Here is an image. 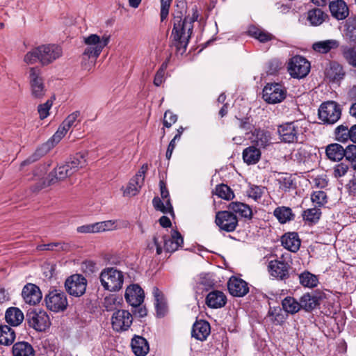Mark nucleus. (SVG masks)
Instances as JSON below:
<instances>
[{
    "mask_svg": "<svg viewBox=\"0 0 356 356\" xmlns=\"http://www.w3.org/2000/svg\"><path fill=\"white\" fill-rule=\"evenodd\" d=\"M310 63L304 57L295 56L289 59L287 70L291 77L302 79L310 72Z\"/></svg>",
    "mask_w": 356,
    "mask_h": 356,
    "instance_id": "8",
    "label": "nucleus"
},
{
    "mask_svg": "<svg viewBox=\"0 0 356 356\" xmlns=\"http://www.w3.org/2000/svg\"><path fill=\"white\" fill-rule=\"evenodd\" d=\"M248 32L249 35L254 38L261 42H266L273 38L272 34L256 26H250Z\"/></svg>",
    "mask_w": 356,
    "mask_h": 356,
    "instance_id": "39",
    "label": "nucleus"
},
{
    "mask_svg": "<svg viewBox=\"0 0 356 356\" xmlns=\"http://www.w3.org/2000/svg\"><path fill=\"white\" fill-rule=\"evenodd\" d=\"M15 339V331L8 325L0 326V344L9 346Z\"/></svg>",
    "mask_w": 356,
    "mask_h": 356,
    "instance_id": "37",
    "label": "nucleus"
},
{
    "mask_svg": "<svg viewBox=\"0 0 356 356\" xmlns=\"http://www.w3.org/2000/svg\"><path fill=\"white\" fill-rule=\"evenodd\" d=\"M215 195L225 200H230L234 196L230 188L225 184L218 185L215 188Z\"/></svg>",
    "mask_w": 356,
    "mask_h": 356,
    "instance_id": "47",
    "label": "nucleus"
},
{
    "mask_svg": "<svg viewBox=\"0 0 356 356\" xmlns=\"http://www.w3.org/2000/svg\"><path fill=\"white\" fill-rule=\"evenodd\" d=\"M318 303L315 296L309 293H305L300 299V309H302L307 312L313 310Z\"/></svg>",
    "mask_w": 356,
    "mask_h": 356,
    "instance_id": "41",
    "label": "nucleus"
},
{
    "mask_svg": "<svg viewBox=\"0 0 356 356\" xmlns=\"http://www.w3.org/2000/svg\"><path fill=\"white\" fill-rule=\"evenodd\" d=\"M211 327L205 321H196L193 326L192 337L200 341H204L210 334Z\"/></svg>",
    "mask_w": 356,
    "mask_h": 356,
    "instance_id": "26",
    "label": "nucleus"
},
{
    "mask_svg": "<svg viewBox=\"0 0 356 356\" xmlns=\"http://www.w3.org/2000/svg\"><path fill=\"white\" fill-rule=\"evenodd\" d=\"M155 307L156 309L157 316L161 317L163 316L167 312V305L164 300L156 301L155 302Z\"/></svg>",
    "mask_w": 356,
    "mask_h": 356,
    "instance_id": "64",
    "label": "nucleus"
},
{
    "mask_svg": "<svg viewBox=\"0 0 356 356\" xmlns=\"http://www.w3.org/2000/svg\"><path fill=\"white\" fill-rule=\"evenodd\" d=\"M144 291L138 284L129 286L125 291L126 301L132 307L140 306L144 300Z\"/></svg>",
    "mask_w": 356,
    "mask_h": 356,
    "instance_id": "19",
    "label": "nucleus"
},
{
    "mask_svg": "<svg viewBox=\"0 0 356 356\" xmlns=\"http://www.w3.org/2000/svg\"><path fill=\"white\" fill-rule=\"evenodd\" d=\"M265 191L264 187L258 186H252L248 191V196L254 200H259Z\"/></svg>",
    "mask_w": 356,
    "mask_h": 356,
    "instance_id": "56",
    "label": "nucleus"
},
{
    "mask_svg": "<svg viewBox=\"0 0 356 356\" xmlns=\"http://www.w3.org/2000/svg\"><path fill=\"white\" fill-rule=\"evenodd\" d=\"M165 68L166 65L163 64L161 67L157 71L154 79V84L155 86H159L163 82Z\"/></svg>",
    "mask_w": 356,
    "mask_h": 356,
    "instance_id": "61",
    "label": "nucleus"
},
{
    "mask_svg": "<svg viewBox=\"0 0 356 356\" xmlns=\"http://www.w3.org/2000/svg\"><path fill=\"white\" fill-rule=\"evenodd\" d=\"M44 301L47 309L54 312H63L68 305L65 293L58 290L50 291L45 296Z\"/></svg>",
    "mask_w": 356,
    "mask_h": 356,
    "instance_id": "13",
    "label": "nucleus"
},
{
    "mask_svg": "<svg viewBox=\"0 0 356 356\" xmlns=\"http://www.w3.org/2000/svg\"><path fill=\"white\" fill-rule=\"evenodd\" d=\"M260 149L254 145L245 148L243 152V159L248 165L257 163L261 158Z\"/></svg>",
    "mask_w": 356,
    "mask_h": 356,
    "instance_id": "33",
    "label": "nucleus"
},
{
    "mask_svg": "<svg viewBox=\"0 0 356 356\" xmlns=\"http://www.w3.org/2000/svg\"><path fill=\"white\" fill-rule=\"evenodd\" d=\"M216 223L220 229L231 232L235 230L238 225L236 216L227 211H219L216 216Z\"/></svg>",
    "mask_w": 356,
    "mask_h": 356,
    "instance_id": "16",
    "label": "nucleus"
},
{
    "mask_svg": "<svg viewBox=\"0 0 356 356\" xmlns=\"http://www.w3.org/2000/svg\"><path fill=\"white\" fill-rule=\"evenodd\" d=\"M52 104L51 100H47L45 103L38 106V111L40 119H44L49 115V111L52 106Z\"/></svg>",
    "mask_w": 356,
    "mask_h": 356,
    "instance_id": "55",
    "label": "nucleus"
},
{
    "mask_svg": "<svg viewBox=\"0 0 356 356\" xmlns=\"http://www.w3.org/2000/svg\"><path fill=\"white\" fill-rule=\"evenodd\" d=\"M350 129L347 126L340 125L335 131L336 139L339 142H346L350 139Z\"/></svg>",
    "mask_w": 356,
    "mask_h": 356,
    "instance_id": "50",
    "label": "nucleus"
},
{
    "mask_svg": "<svg viewBox=\"0 0 356 356\" xmlns=\"http://www.w3.org/2000/svg\"><path fill=\"white\" fill-rule=\"evenodd\" d=\"M327 15H325L320 8H315L308 11L307 19L313 26H318L324 21Z\"/></svg>",
    "mask_w": 356,
    "mask_h": 356,
    "instance_id": "42",
    "label": "nucleus"
},
{
    "mask_svg": "<svg viewBox=\"0 0 356 356\" xmlns=\"http://www.w3.org/2000/svg\"><path fill=\"white\" fill-rule=\"evenodd\" d=\"M332 15L338 20L346 19L349 14L348 8L343 0H337L330 3Z\"/></svg>",
    "mask_w": 356,
    "mask_h": 356,
    "instance_id": "27",
    "label": "nucleus"
},
{
    "mask_svg": "<svg viewBox=\"0 0 356 356\" xmlns=\"http://www.w3.org/2000/svg\"><path fill=\"white\" fill-rule=\"evenodd\" d=\"M346 154L344 157L353 163V168L356 170V145H349L344 149Z\"/></svg>",
    "mask_w": 356,
    "mask_h": 356,
    "instance_id": "52",
    "label": "nucleus"
},
{
    "mask_svg": "<svg viewBox=\"0 0 356 356\" xmlns=\"http://www.w3.org/2000/svg\"><path fill=\"white\" fill-rule=\"evenodd\" d=\"M346 35L352 42H356V19L348 22Z\"/></svg>",
    "mask_w": 356,
    "mask_h": 356,
    "instance_id": "58",
    "label": "nucleus"
},
{
    "mask_svg": "<svg viewBox=\"0 0 356 356\" xmlns=\"http://www.w3.org/2000/svg\"><path fill=\"white\" fill-rule=\"evenodd\" d=\"M102 287L107 291L115 292L120 291L124 283V273L113 267L103 269L99 275Z\"/></svg>",
    "mask_w": 356,
    "mask_h": 356,
    "instance_id": "7",
    "label": "nucleus"
},
{
    "mask_svg": "<svg viewBox=\"0 0 356 356\" xmlns=\"http://www.w3.org/2000/svg\"><path fill=\"white\" fill-rule=\"evenodd\" d=\"M341 111L339 106L333 101L323 103L318 109V117L325 124H334L341 117Z\"/></svg>",
    "mask_w": 356,
    "mask_h": 356,
    "instance_id": "9",
    "label": "nucleus"
},
{
    "mask_svg": "<svg viewBox=\"0 0 356 356\" xmlns=\"http://www.w3.org/2000/svg\"><path fill=\"white\" fill-rule=\"evenodd\" d=\"M63 55L62 48L55 44L40 45L29 51L24 57L27 65H33L39 61L42 65H48Z\"/></svg>",
    "mask_w": 356,
    "mask_h": 356,
    "instance_id": "3",
    "label": "nucleus"
},
{
    "mask_svg": "<svg viewBox=\"0 0 356 356\" xmlns=\"http://www.w3.org/2000/svg\"><path fill=\"white\" fill-rule=\"evenodd\" d=\"M325 152L328 159L334 161L341 160L346 154L343 146L338 143H332L327 145Z\"/></svg>",
    "mask_w": 356,
    "mask_h": 356,
    "instance_id": "34",
    "label": "nucleus"
},
{
    "mask_svg": "<svg viewBox=\"0 0 356 356\" xmlns=\"http://www.w3.org/2000/svg\"><path fill=\"white\" fill-rule=\"evenodd\" d=\"M177 120V116L170 111H165L163 118V124L165 127H170Z\"/></svg>",
    "mask_w": 356,
    "mask_h": 356,
    "instance_id": "60",
    "label": "nucleus"
},
{
    "mask_svg": "<svg viewBox=\"0 0 356 356\" xmlns=\"http://www.w3.org/2000/svg\"><path fill=\"white\" fill-rule=\"evenodd\" d=\"M343 56L351 66L356 67V49L346 47L343 50Z\"/></svg>",
    "mask_w": 356,
    "mask_h": 356,
    "instance_id": "51",
    "label": "nucleus"
},
{
    "mask_svg": "<svg viewBox=\"0 0 356 356\" xmlns=\"http://www.w3.org/2000/svg\"><path fill=\"white\" fill-rule=\"evenodd\" d=\"M97 225L98 233L102 232L113 231L118 228V222L116 220L97 222Z\"/></svg>",
    "mask_w": 356,
    "mask_h": 356,
    "instance_id": "48",
    "label": "nucleus"
},
{
    "mask_svg": "<svg viewBox=\"0 0 356 356\" xmlns=\"http://www.w3.org/2000/svg\"><path fill=\"white\" fill-rule=\"evenodd\" d=\"M162 239L164 243V248L165 251L173 252L179 249L184 243V240L179 232L176 230L172 232L170 237H166L162 234Z\"/></svg>",
    "mask_w": 356,
    "mask_h": 356,
    "instance_id": "25",
    "label": "nucleus"
},
{
    "mask_svg": "<svg viewBox=\"0 0 356 356\" xmlns=\"http://www.w3.org/2000/svg\"><path fill=\"white\" fill-rule=\"evenodd\" d=\"M269 314L272 316V320L275 324H281L284 320L283 315L281 314L280 309H275L273 311L270 310Z\"/></svg>",
    "mask_w": 356,
    "mask_h": 356,
    "instance_id": "63",
    "label": "nucleus"
},
{
    "mask_svg": "<svg viewBox=\"0 0 356 356\" xmlns=\"http://www.w3.org/2000/svg\"><path fill=\"white\" fill-rule=\"evenodd\" d=\"M152 204L156 210L160 211L163 213H171L173 212L170 199L163 201L159 197H155L152 200Z\"/></svg>",
    "mask_w": 356,
    "mask_h": 356,
    "instance_id": "43",
    "label": "nucleus"
},
{
    "mask_svg": "<svg viewBox=\"0 0 356 356\" xmlns=\"http://www.w3.org/2000/svg\"><path fill=\"white\" fill-rule=\"evenodd\" d=\"M161 1V20L164 21L169 13V9L172 0H160Z\"/></svg>",
    "mask_w": 356,
    "mask_h": 356,
    "instance_id": "59",
    "label": "nucleus"
},
{
    "mask_svg": "<svg viewBox=\"0 0 356 356\" xmlns=\"http://www.w3.org/2000/svg\"><path fill=\"white\" fill-rule=\"evenodd\" d=\"M268 269L271 276L280 280H286L289 276V265L283 261H270L268 263Z\"/></svg>",
    "mask_w": 356,
    "mask_h": 356,
    "instance_id": "20",
    "label": "nucleus"
},
{
    "mask_svg": "<svg viewBox=\"0 0 356 356\" xmlns=\"http://www.w3.org/2000/svg\"><path fill=\"white\" fill-rule=\"evenodd\" d=\"M206 305L211 309H219L223 307L227 302L225 294L218 290L209 292L206 297Z\"/></svg>",
    "mask_w": 356,
    "mask_h": 356,
    "instance_id": "23",
    "label": "nucleus"
},
{
    "mask_svg": "<svg viewBox=\"0 0 356 356\" xmlns=\"http://www.w3.org/2000/svg\"><path fill=\"white\" fill-rule=\"evenodd\" d=\"M6 322L12 326H18L24 318L23 312L17 307L8 308L5 314Z\"/></svg>",
    "mask_w": 356,
    "mask_h": 356,
    "instance_id": "30",
    "label": "nucleus"
},
{
    "mask_svg": "<svg viewBox=\"0 0 356 356\" xmlns=\"http://www.w3.org/2000/svg\"><path fill=\"white\" fill-rule=\"evenodd\" d=\"M76 231L81 234L98 233L97 222L79 226L76 228Z\"/></svg>",
    "mask_w": 356,
    "mask_h": 356,
    "instance_id": "54",
    "label": "nucleus"
},
{
    "mask_svg": "<svg viewBox=\"0 0 356 356\" xmlns=\"http://www.w3.org/2000/svg\"><path fill=\"white\" fill-rule=\"evenodd\" d=\"M22 296L25 302L31 305L39 303L42 297L39 287L31 283L24 286Z\"/></svg>",
    "mask_w": 356,
    "mask_h": 356,
    "instance_id": "21",
    "label": "nucleus"
},
{
    "mask_svg": "<svg viewBox=\"0 0 356 356\" xmlns=\"http://www.w3.org/2000/svg\"><path fill=\"white\" fill-rule=\"evenodd\" d=\"M282 245L284 248L292 252H296L300 249L301 241L296 232H288L281 238Z\"/></svg>",
    "mask_w": 356,
    "mask_h": 356,
    "instance_id": "24",
    "label": "nucleus"
},
{
    "mask_svg": "<svg viewBox=\"0 0 356 356\" xmlns=\"http://www.w3.org/2000/svg\"><path fill=\"white\" fill-rule=\"evenodd\" d=\"M131 348L136 356H145L149 351L147 340L140 336H135L131 341Z\"/></svg>",
    "mask_w": 356,
    "mask_h": 356,
    "instance_id": "28",
    "label": "nucleus"
},
{
    "mask_svg": "<svg viewBox=\"0 0 356 356\" xmlns=\"http://www.w3.org/2000/svg\"><path fill=\"white\" fill-rule=\"evenodd\" d=\"M110 40L111 35L107 34L99 35L92 33L83 37V42L86 46L83 56L95 59L97 58L104 47L108 44Z\"/></svg>",
    "mask_w": 356,
    "mask_h": 356,
    "instance_id": "6",
    "label": "nucleus"
},
{
    "mask_svg": "<svg viewBox=\"0 0 356 356\" xmlns=\"http://www.w3.org/2000/svg\"><path fill=\"white\" fill-rule=\"evenodd\" d=\"M321 209L318 207L310 208L305 210L302 213L303 220L308 224L313 225L318 222L321 216Z\"/></svg>",
    "mask_w": 356,
    "mask_h": 356,
    "instance_id": "40",
    "label": "nucleus"
},
{
    "mask_svg": "<svg viewBox=\"0 0 356 356\" xmlns=\"http://www.w3.org/2000/svg\"><path fill=\"white\" fill-rule=\"evenodd\" d=\"M13 354L14 356H34L35 351L29 343L21 341L13 345Z\"/></svg>",
    "mask_w": 356,
    "mask_h": 356,
    "instance_id": "35",
    "label": "nucleus"
},
{
    "mask_svg": "<svg viewBox=\"0 0 356 356\" xmlns=\"http://www.w3.org/2000/svg\"><path fill=\"white\" fill-rule=\"evenodd\" d=\"M119 303L120 301L118 298L114 294L106 296L104 301V305L108 311L115 309L118 306Z\"/></svg>",
    "mask_w": 356,
    "mask_h": 356,
    "instance_id": "53",
    "label": "nucleus"
},
{
    "mask_svg": "<svg viewBox=\"0 0 356 356\" xmlns=\"http://www.w3.org/2000/svg\"><path fill=\"white\" fill-rule=\"evenodd\" d=\"M182 10H176L173 17V28L171 33L172 44L175 47L178 54L182 55L186 50L190 38L191 37L193 23L197 20L198 13L194 10L191 17H184L185 12L184 3H181Z\"/></svg>",
    "mask_w": 356,
    "mask_h": 356,
    "instance_id": "1",
    "label": "nucleus"
},
{
    "mask_svg": "<svg viewBox=\"0 0 356 356\" xmlns=\"http://www.w3.org/2000/svg\"><path fill=\"white\" fill-rule=\"evenodd\" d=\"M29 73L31 96L34 99H42L45 95L47 89L40 70L38 67H31Z\"/></svg>",
    "mask_w": 356,
    "mask_h": 356,
    "instance_id": "12",
    "label": "nucleus"
},
{
    "mask_svg": "<svg viewBox=\"0 0 356 356\" xmlns=\"http://www.w3.org/2000/svg\"><path fill=\"white\" fill-rule=\"evenodd\" d=\"M280 188L282 191H287L293 186V180L289 176H282L277 179Z\"/></svg>",
    "mask_w": 356,
    "mask_h": 356,
    "instance_id": "57",
    "label": "nucleus"
},
{
    "mask_svg": "<svg viewBox=\"0 0 356 356\" xmlns=\"http://www.w3.org/2000/svg\"><path fill=\"white\" fill-rule=\"evenodd\" d=\"M282 306L286 312L291 314H296L300 310V301L291 296H287L282 300Z\"/></svg>",
    "mask_w": 356,
    "mask_h": 356,
    "instance_id": "38",
    "label": "nucleus"
},
{
    "mask_svg": "<svg viewBox=\"0 0 356 356\" xmlns=\"http://www.w3.org/2000/svg\"><path fill=\"white\" fill-rule=\"evenodd\" d=\"M70 249V245L67 243L62 242L50 243L48 244H41L37 246V250L39 251H67Z\"/></svg>",
    "mask_w": 356,
    "mask_h": 356,
    "instance_id": "44",
    "label": "nucleus"
},
{
    "mask_svg": "<svg viewBox=\"0 0 356 356\" xmlns=\"http://www.w3.org/2000/svg\"><path fill=\"white\" fill-rule=\"evenodd\" d=\"M250 140L259 149H266L273 143L272 133L268 130L261 128H255L252 131Z\"/></svg>",
    "mask_w": 356,
    "mask_h": 356,
    "instance_id": "17",
    "label": "nucleus"
},
{
    "mask_svg": "<svg viewBox=\"0 0 356 356\" xmlns=\"http://www.w3.org/2000/svg\"><path fill=\"white\" fill-rule=\"evenodd\" d=\"M227 287L230 294L236 297H243L249 291L248 283L236 277H232L229 279Z\"/></svg>",
    "mask_w": 356,
    "mask_h": 356,
    "instance_id": "22",
    "label": "nucleus"
},
{
    "mask_svg": "<svg viewBox=\"0 0 356 356\" xmlns=\"http://www.w3.org/2000/svg\"><path fill=\"white\" fill-rule=\"evenodd\" d=\"M273 215L281 224L290 222L295 218V214L293 213L292 209L284 206L277 207L273 211Z\"/></svg>",
    "mask_w": 356,
    "mask_h": 356,
    "instance_id": "31",
    "label": "nucleus"
},
{
    "mask_svg": "<svg viewBox=\"0 0 356 356\" xmlns=\"http://www.w3.org/2000/svg\"><path fill=\"white\" fill-rule=\"evenodd\" d=\"M348 170V166L343 163H341L335 165L334 168V175L335 177H343L346 174Z\"/></svg>",
    "mask_w": 356,
    "mask_h": 356,
    "instance_id": "62",
    "label": "nucleus"
},
{
    "mask_svg": "<svg viewBox=\"0 0 356 356\" xmlns=\"http://www.w3.org/2000/svg\"><path fill=\"white\" fill-rule=\"evenodd\" d=\"M307 124L306 121L300 120L280 125L277 133L280 140L286 143L301 142L307 130Z\"/></svg>",
    "mask_w": 356,
    "mask_h": 356,
    "instance_id": "4",
    "label": "nucleus"
},
{
    "mask_svg": "<svg viewBox=\"0 0 356 356\" xmlns=\"http://www.w3.org/2000/svg\"><path fill=\"white\" fill-rule=\"evenodd\" d=\"M26 318L29 326L36 331H45L51 325L50 318L43 309H33L26 314Z\"/></svg>",
    "mask_w": 356,
    "mask_h": 356,
    "instance_id": "10",
    "label": "nucleus"
},
{
    "mask_svg": "<svg viewBox=\"0 0 356 356\" xmlns=\"http://www.w3.org/2000/svg\"><path fill=\"white\" fill-rule=\"evenodd\" d=\"M87 165V159L84 154L78 153L65 163L58 165L54 171L56 180H64L77 172Z\"/></svg>",
    "mask_w": 356,
    "mask_h": 356,
    "instance_id": "5",
    "label": "nucleus"
},
{
    "mask_svg": "<svg viewBox=\"0 0 356 356\" xmlns=\"http://www.w3.org/2000/svg\"><path fill=\"white\" fill-rule=\"evenodd\" d=\"M133 317L130 312L124 309L115 311L111 317L113 329L116 332L127 330L131 325Z\"/></svg>",
    "mask_w": 356,
    "mask_h": 356,
    "instance_id": "15",
    "label": "nucleus"
},
{
    "mask_svg": "<svg viewBox=\"0 0 356 356\" xmlns=\"http://www.w3.org/2000/svg\"><path fill=\"white\" fill-rule=\"evenodd\" d=\"M339 46L337 40L330 39L314 42L312 44V49L314 51L319 54H327L332 49H337Z\"/></svg>",
    "mask_w": 356,
    "mask_h": 356,
    "instance_id": "29",
    "label": "nucleus"
},
{
    "mask_svg": "<svg viewBox=\"0 0 356 356\" xmlns=\"http://www.w3.org/2000/svg\"><path fill=\"white\" fill-rule=\"evenodd\" d=\"M311 200L316 207H323L327 202V196L323 191H314L311 195Z\"/></svg>",
    "mask_w": 356,
    "mask_h": 356,
    "instance_id": "46",
    "label": "nucleus"
},
{
    "mask_svg": "<svg viewBox=\"0 0 356 356\" xmlns=\"http://www.w3.org/2000/svg\"><path fill=\"white\" fill-rule=\"evenodd\" d=\"M160 238H162V234L157 232L155 235H154L152 241L149 243L147 245V249L152 252L156 250V253L158 255L161 254L163 251L161 242L159 241Z\"/></svg>",
    "mask_w": 356,
    "mask_h": 356,
    "instance_id": "49",
    "label": "nucleus"
},
{
    "mask_svg": "<svg viewBox=\"0 0 356 356\" xmlns=\"http://www.w3.org/2000/svg\"><path fill=\"white\" fill-rule=\"evenodd\" d=\"M80 115L79 111L70 114L58 127L57 131L46 143L40 146L29 158L22 162L20 170L24 166L33 163L47 154L65 136L69 129L74 125Z\"/></svg>",
    "mask_w": 356,
    "mask_h": 356,
    "instance_id": "2",
    "label": "nucleus"
},
{
    "mask_svg": "<svg viewBox=\"0 0 356 356\" xmlns=\"http://www.w3.org/2000/svg\"><path fill=\"white\" fill-rule=\"evenodd\" d=\"M325 75L330 80L337 81L343 78L344 73L341 65L332 62L325 68Z\"/></svg>",
    "mask_w": 356,
    "mask_h": 356,
    "instance_id": "32",
    "label": "nucleus"
},
{
    "mask_svg": "<svg viewBox=\"0 0 356 356\" xmlns=\"http://www.w3.org/2000/svg\"><path fill=\"white\" fill-rule=\"evenodd\" d=\"M300 283L306 287L312 288L317 285L318 279L309 272H304L299 275Z\"/></svg>",
    "mask_w": 356,
    "mask_h": 356,
    "instance_id": "45",
    "label": "nucleus"
},
{
    "mask_svg": "<svg viewBox=\"0 0 356 356\" xmlns=\"http://www.w3.org/2000/svg\"><path fill=\"white\" fill-rule=\"evenodd\" d=\"M147 170V165L144 164L140 168L134 177L129 182L124 191V195L127 196H134L139 192L140 188L144 184L145 173Z\"/></svg>",
    "mask_w": 356,
    "mask_h": 356,
    "instance_id": "18",
    "label": "nucleus"
},
{
    "mask_svg": "<svg viewBox=\"0 0 356 356\" xmlns=\"http://www.w3.org/2000/svg\"><path fill=\"white\" fill-rule=\"evenodd\" d=\"M286 97V90L280 83H267L263 89V99L268 104L282 102Z\"/></svg>",
    "mask_w": 356,
    "mask_h": 356,
    "instance_id": "11",
    "label": "nucleus"
},
{
    "mask_svg": "<svg viewBox=\"0 0 356 356\" xmlns=\"http://www.w3.org/2000/svg\"><path fill=\"white\" fill-rule=\"evenodd\" d=\"M228 208L233 212L240 215L241 217L248 219L252 218V209L248 204L242 202H233L229 204Z\"/></svg>",
    "mask_w": 356,
    "mask_h": 356,
    "instance_id": "36",
    "label": "nucleus"
},
{
    "mask_svg": "<svg viewBox=\"0 0 356 356\" xmlns=\"http://www.w3.org/2000/svg\"><path fill=\"white\" fill-rule=\"evenodd\" d=\"M86 279L79 274L71 275L65 282L66 291L70 295L75 297H80L83 295L86 290Z\"/></svg>",
    "mask_w": 356,
    "mask_h": 356,
    "instance_id": "14",
    "label": "nucleus"
}]
</instances>
